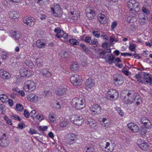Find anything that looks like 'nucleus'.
I'll return each instance as SVG.
<instances>
[{"instance_id": "6ab92c4d", "label": "nucleus", "mask_w": 152, "mask_h": 152, "mask_svg": "<svg viewBox=\"0 0 152 152\" xmlns=\"http://www.w3.org/2000/svg\"><path fill=\"white\" fill-rule=\"evenodd\" d=\"M144 80L148 84L151 85L152 84V76L150 74L144 73L143 74Z\"/></svg>"}, {"instance_id": "f257e3e1", "label": "nucleus", "mask_w": 152, "mask_h": 152, "mask_svg": "<svg viewBox=\"0 0 152 152\" xmlns=\"http://www.w3.org/2000/svg\"><path fill=\"white\" fill-rule=\"evenodd\" d=\"M72 106L77 110L83 109L85 106V100L81 97L74 98L72 100Z\"/></svg>"}, {"instance_id": "37998d69", "label": "nucleus", "mask_w": 152, "mask_h": 152, "mask_svg": "<svg viewBox=\"0 0 152 152\" xmlns=\"http://www.w3.org/2000/svg\"><path fill=\"white\" fill-rule=\"evenodd\" d=\"M136 44H131L129 45V49L131 51H134L136 49Z\"/></svg>"}, {"instance_id": "f03ea898", "label": "nucleus", "mask_w": 152, "mask_h": 152, "mask_svg": "<svg viewBox=\"0 0 152 152\" xmlns=\"http://www.w3.org/2000/svg\"><path fill=\"white\" fill-rule=\"evenodd\" d=\"M37 86L36 83L31 80H28L24 83L23 89L26 92H32L36 90Z\"/></svg>"}, {"instance_id": "4be33fe9", "label": "nucleus", "mask_w": 152, "mask_h": 152, "mask_svg": "<svg viewBox=\"0 0 152 152\" xmlns=\"http://www.w3.org/2000/svg\"><path fill=\"white\" fill-rule=\"evenodd\" d=\"M11 37L15 41H19L21 39L22 36L18 32L14 31L10 33Z\"/></svg>"}, {"instance_id": "58836bf2", "label": "nucleus", "mask_w": 152, "mask_h": 152, "mask_svg": "<svg viewBox=\"0 0 152 152\" xmlns=\"http://www.w3.org/2000/svg\"><path fill=\"white\" fill-rule=\"evenodd\" d=\"M69 43L73 45H78L79 44V42L76 39L72 38L69 39Z\"/></svg>"}, {"instance_id": "603ef678", "label": "nucleus", "mask_w": 152, "mask_h": 152, "mask_svg": "<svg viewBox=\"0 0 152 152\" xmlns=\"http://www.w3.org/2000/svg\"><path fill=\"white\" fill-rule=\"evenodd\" d=\"M91 44L92 45H97L98 44V42L97 40L96 39H94L91 40Z\"/></svg>"}, {"instance_id": "6e6d98bb", "label": "nucleus", "mask_w": 152, "mask_h": 152, "mask_svg": "<svg viewBox=\"0 0 152 152\" xmlns=\"http://www.w3.org/2000/svg\"><path fill=\"white\" fill-rule=\"evenodd\" d=\"M102 125L106 128H108L110 127V123L109 121H107L104 123Z\"/></svg>"}, {"instance_id": "a18cd8bd", "label": "nucleus", "mask_w": 152, "mask_h": 152, "mask_svg": "<svg viewBox=\"0 0 152 152\" xmlns=\"http://www.w3.org/2000/svg\"><path fill=\"white\" fill-rule=\"evenodd\" d=\"M92 33L94 37L97 38H99L100 37V34L97 31H93Z\"/></svg>"}, {"instance_id": "c9c22d12", "label": "nucleus", "mask_w": 152, "mask_h": 152, "mask_svg": "<svg viewBox=\"0 0 152 152\" xmlns=\"http://www.w3.org/2000/svg\"><path fill=\"white\" fill-rule=\"evenodd\" d=\"M60 55L62 58L64 59H67L69 57L68 53L65 51H61L60 54Z\"/></svg>"}, {"instance_id": "7c9ffc66", "label": "nucleus", "mask_w": 152, "mask_h": 152, "mask_svg": "<svg viewBox=\"0 0 152 152\" xmlns=\"http://www.w3.org/2000/svg\"><path fill=\"white\" fill-rule=\"evenodd\" d=\"M79 67L78 63L76 62H73L70 66L71 69L73 71H77L78 70Z\"/></svg>"}, {"instance_id": "72a5a7b5", "label": "nucleus", "mask_w": 152, "mask_h": 152, "mask_svg": "<svg viewBox=\"0 0 152 152\" xmlns=\"http://www.w3.org/2000/svg\"><path fill=\"white\" fill-rule=\"evenodd\" d=\"M86 152H94V146L92 144H88L86 146Z\"/></svg>"}, {"instance_id": "20e7f679", "label": "nucleus", "mask_w": 152, "mask_h": 152, "mask_svg": "<svg viewBox=\"0 0 152 152\" xmlns=\"http://www.w3.org/2000/svg\"><path fill=\"white\" fill-rule=\"evenodd\" d=\"M19 73L21 77L25 78L29 77L33 74V72L32 71L27 69L23 67H22L20 69Z\"/></svg>"}, {"instance_id": "8fccbe9b", "label": "nucleus", "mask_w": 152, "mask_h": 152, "mask_svg": "<svg viewBox=\"0 0 152 152\" xmlns=\"http://www.w3.org/2000/svg\"><path fill=\"white\" fill-rule=\"evenodd\" d=\"M100 37L105 41H106L108 39L107 36L105 33H102Z\"/></svg>"}, {"instance_id": "0e129e2a", "label": "nucleus", "mask_w": 152, "mask_h": 152, "mask_svg": "<svg viewBox=\"0 0 152 152\" xmlns=\"http://www.w3.org/2000/svg\"><path fill=\"white\" fill-rule=\"evenodd\" d=\"M142 11L143 12L147 14H148L150 13L149 11L144 7L142 8Z\"/></svg>"}, {"instance_id": "bf43d9fd", "label": "nucleus", "mask_w": 152, "mask_h": 152, "mask_svg": "<svg viewBox=\"0 0 152 152\" xmlns=\"http://www.w3.org/2000/svg\"><path fill=\"white\" fill-rule=\"evenodd\" d=\"M91 40V37L88 36L85 37V41L88 43H89Z\"/></svg>"}, {"instance_id": "412c9836", "label": "nucleus", "mask_w": 152, "mask_h": 152, "mask_svg": "<svg viewBox=\"0 0 152 152\" xmlns=\"http://www.w3.org/2000/svg\"><path fill=\"white\" fill-rule=\"evenodd\" d=\"M0 77L4 79H9L10 77L9 73L3 69L0 70Z\"/></svg>"}, {"instance_id": "864d4df0", "label": "nucleus", "mask_w": 152, "mask_h": 152, "mask_svg": "<svg viewBox=\"0 0 152 152\" xmlns=\"http://www.w3.org/2000/svg\"><path fill=\"white\" fill-rule=\"evenodd\" d=\"M116 110L118 112L119 114L121 116H123L124 115V113L123 112L121 111V109L118 107H116Z\"/></svg>"}, {"instance_id": "39448f33", "label": "nucleus", "mask_w": 152, "mask_h": 152, "mask_svg": "<svg viewBox=\"0 0 152 152\" xmlns=\"http://www.w3.org/2000/svg\"><path fill=\"white\" fill-rule=\"evenodd\" d=\"M71 121L78 126L81 125L83 122V117L78 115H73L71 118Z\"/></svg>"}, {"instance_id": "1a4fd4ad", "label": "nucleus", "mask_w": 152, "mask_h": 152, "mask_svg": "<svg viewBox=\"0 0 152 152\" xmlns=\"http://www.w3.org/2000/svg\"><path fill=\"white\" fill-rule=\"evenodd\" d=\"M10 143L9 141L6 137V134H3L0 136V146L3 147H7Z\"/></svg>"}, {"instance_id": "ddd939ff", "label": "nucleus", "mask_w": 152, "mask_h": 152, "mask_svg": "<svg viewBox=\"0 0 152 152\" xmlns=\"http://www.w3.org/2000/svg\"><path fill=\"white\" fill-rule=\"evenodd\" d=\"M86 15L89 20L93 18L96 15L95 11L91 7L86 8Z\"/></svg>"}, {"instance_id": "774afa93", "label": "nucleus", "mask_w": 152, "mask_h": 152, "mask_svg": "<svg viewBox=\"0 0 152 152\" xmlns=\"http://www.w3.org/2000/svg\"><path fill=\"white\" fill-rule=\"evenodd\" d=\"M117 23L115 21L113 22L111 24V27L112 29H114L117 26Z\"/></svg>"}, {"instance_id": "423d86ee", "label": "nucleus", "mask_w": 152, "mask_h": 152, "mask_svg": "<svg viewBox=\"0 0 152 152\" xmlns=\"http://www.w3.org/2000/svg\"><path fill=\"white\" fill-rule=\"evenodd\" d=\"M51 11L53 12L54 15L58 16L60 15L61 9L59 5L56 4H52L51 7Z\"/></svg>"}, {"instance_id": "6e6552de", "label": "nucleus", "mask_w": 152, "mask_h": 152, "mask_svg": "<svg viewBox=\"0 0 152 152\" xmlns=\"http://www.w3.org/2000/svg\"><path fill=\"white\" fill-rule=\"evenodd\" d=\"M137 144L140 148L143 150L146 151L149 149V145L144 141L138 139L137 141Z\"/></svg>"}, {"instance_id": "69168bd1", "label": "nucleus", "mask_w": 152, "mask_h": 152, "mask_svg": "<svg viewBox=\"0 0 152 152\" xmlns=\"http://www.w3.org/2000/svg\"><path fill=\"white\" fill-rule=\"evenodd\" d=\"M91 127H94L96 126V123H95V121L94 120H92V122H91V124H88Z\"/></svg>"}, {"instance_id": "9d476101", "label": "nucleus", "mask_w": 152, "mask_h": 152, "mask_svg": "<svg viewBox=\"0 0 152 152\" xmlns=\"http://www.w3.org/2000/svg\"><path fill=\"white\" fill-rule=\"evenodd\" d=\"M89 110L92 114L98 115L100 113L101 108L98 105L95 104L91 106Z\"/></svg>"}, {"instance_id": "3c124183", "label": "nucleus", "mask_w": 152, "mask_h": 152, "mask_svg": "<svg viewBox=\"0 0 152 152\" xmlns=\"http://www.w3.org/2000/svg\"><path fill=\"white\" fill-rule=\"evenodd\" d=\"M36 113V111L35 110H33L31 111L30 113V115L31 117L34 119V117H35V114Z\"/></svg>"}, {"instance_id": "a19ab883", "label": "nucleus", "mask_w": 152, "mask_h": 152, "mask_svg": "<svg viewBox=\"0 0 152 152\" xmlns=\"http://www.w3.org/2000/svg\"><path fill=\"white\" fill-rule=\"evenodd\" d=\"M16 110L20 112L22 111L23 108V106L20 104H17L16 105Z\"/></svg>"}, {"instance_id": "79ce46f5", "label": "nucleus", "mask_w": 152, "mask_h": 152, "mask_svg": "<svg viewBox=\"0 0 152 152\" xmlns=\"http://www.w3.org/2000/svg\"><path fill=\"white\" fill-rule=\"evenodd\" d=\"M35 117L39 121H41L45 119V117L42 114H38L36 115Z\"/></svg>"}, {"instance_id": "c85d7f7f", "label": "nucleus", "mask_w": 152, "mask_h": 152, "mask_svg": "<svg viewBox=\"0 0 152 152\" xmlns=\"http://www.w3.org/2000/svg\"><path fill=\"white\" fill-rule=\"evenodd\" d=\"M24 62L26 65L30 68H32L35 66V65L33 62L28 59H26Z\"/></svg>"}, {"instance_id": "052dcab7", "label": "nucleus", "mask_w": 152, "mask_h": 152, "mask_svg": "<svg viewBox=\"0 0 152 152\" xmlns=\"http://www.w3.org/2000/svg\"><path fill=\"white\" fill-rule=\"evenodd\" d=\"M39 17L41 20H43L46 19V16L45 14H40L39 15Z\"/></svg>"}, {"instance_id": "0eeeda50", "label": "nucleus", "mask_w": 152, "mask_h": 152, "mask_svg": "<svg viewBox=\"0 0 152 152\" xmlns=\"http://www.w3.org/2000/svg\"><path fill=\"white\" fill-rule=\"evenodd\" d=\"M71 82L75 86H80L82 84V80L77 74L73 75L70 78Z\"/></svg>"}, {"instance_id": "de8ad7c7", "label": "nucleus", "mask_w": 152, "mask_h": 152, "mask_svg": "<svg viewBox=\"0 0 152 152\" xmlns=\"http://www.w3.org/2000/svg\"><path fill=\"white\" fill-rule=\"evenodd\" d=\"M147 121L146 124L144 125V126L148 129H150L152 128V126L150 121L148 120H146Z\"/></svg>"}, {"instance_id": "13d9d810", "label": "nucleus", "mask_w": 152, "mask_h": 152, "mask_svg": "<svg viewBox=\"0 0 152 152\" xmlns=\"http://www.w3.org/2000/svg\"><path fill=\"white\" fill-rule=\"evenodd\" d=\"M25 127V125L23 123H20L18 125V128L20 129H22Z\"/></svg>"}, {"instance_id": "4468645a", "label": "nucleus", "mask_w": 152, "mask_h": 152, "mask_svg": "<svg viewBox=\"0 0 152 152\" xmlns=\"http://www.w3.org/2000/svg\"><path fill=\"white\" fill-rule=\"evenodd\" d=\"M66 142L68 144H72L75 142L77 137L75 134L73 133L67 134L66 135Z\"/></svg>"}, {"instance_id": "9b49d317", "label": "nucleus", "mask_w": 152, "mask_h": 152, "mask_svg": "<svg viewBox=\"0 0 152 152\" xmlns=\"http://www.w3.org/2000/svg\"><path fill=\"white\" fill-rule=\"evenodd\" d=\"M23 21L24 24L29 26H33L35 22V20L34 18L27 16L24 18Z\"/></svg>"}, {"instance_id": "f3484780", "label": "nucleus", "mask_w": 152, "mask_h": 152, "mask_svg": "<svg viewBox=\"0 0 152 152\" xmlns=\"http://www.w3.org/2000/svg\"><path fill=\"white\" fill-rule=\"evenodd\" d=\"M118 96V92L115 90H112L107 93V96L108 98L113 99L117 98Z\"/></svg>"}, {"instance_id": "393cba45", "label": "nucleus", "mask_w": 152, "mask_h": 152, "mask_svg": "<svg viewBox=\"0 0 152 152\" xmlns=\"http://www.w3.org/2000/svg\"><path fill=\"white\" fill-rule=\"evenodd\" d=\"M114 80L115 84L116 85H121L123 83V78L122 77L121 75H118L115 77Z\"/></svg>"}, {"instance_id": "aec40b11", "label": "nucleus", "mask_w": 152, "mask_h": 152, "mask_svg": "<svg viewBox=\"0 0 152 152\" xmlns=\"http://www.w3.org/2000/svg\"><path fill=\"white\" fill-rule=\"evenodd\" d=\"M67 91L66 88L60 87L56 89V93L59 96H62L66 94Z\"/></svg>"}, {"instance_id": "ea45409f", "label": "nucleus", "mask_w": 152, "mask_h": 152, "mask_svg": "<svg viewBox=\"0 0 152 152\" xmlns=\"http://www.w3.org/2000/svg\"><path fill=\"white\" fill-rule=\"evenodd\" d=\"M8 99L7 96L4 94H1L0 95V100L2 102H4L6 100Z\"/></svg>"}, {"instance_id": "c756f323", "label": "nucleus", "mask_w": 152, "mask_h": 152, "mask_svg": "<svg viewBox=\"0 0 152 152\" xmlns=\"http://www.w3.org/2000/svg\"><path fill=\"white\" fill-rule=\"evenodd\" d=\"M69 122L65 120L62 121L59 124L60 127L62 128H67L69 126Z\"/></svg>"}, {"instance_id": "2eb2a0df", "label": "nucleus", "mask_w": 152, "mask_h": 152, "mask_svg": "<svg viewBox=\"0 0 152 152\" xmlns=\"http://www.w3.org/2000/svg\"><path fill=\"white\" fill-rule=\"evenodd\" d=\"M97 19L101 24H104L108 22V18L104 14L99 13Z\"/></svg>"}, {"instance_id": "cd10ccee", "label": "nucleus", "mask_w": 152, "mask_h": 152, "mask_svg": "<svg viewBox=\"0 0 152 152\" xmlns=\"http://www.w3.org/2000/svg\"><path fill=\"white\" fill-rule=\"evenodd\" d=\"M9 15L11 18L12 19L17 18L19 17L18 13L17 12L14 11L10 12L9 14Z\"/></svg>"}, {"instance_id": "2f4dec72", "label": "nucleus", "mask_w": 152, "mask_h": 152, "mask_svg": "<svg viewBox=\"0 0 152 152\" xmlns=\"http://www.w3.org/2000/svg\"><path fill=\"white\" fill-rule=\"evenodd\" d=\"M41 73L43 76L47 77H50L52 76L51 73L46 69H43L41 71Z\"/></svg>"}, {"instance_id": "473e14b6", "label": "nucleus", "mask_w": 152, "mask_h": 152, "mask_svg": "<svg viewBox=\"0 0 152 152\" xmlns=\"http://www.w3.org/2000/svg\"><path fill=\"white\" fill-rule=\"evenodd\" d=\"M144 72H139L135 75V77L137 79V81L140 83H143L144 82L142 80V76H143V74Z\"/></svg>"}, {"instance_id": "bb28decb", "label": "nucleus", "mask_w": 152, "mask_h": 152, "mask_svg": "<svg viewBox=\"0 0 152 152\" xmlns=\"http://www.w3.org/2000/svg\"><path fill=\"white\" fill-rule=\"evenodd\" d=\"M129 96L128 98L125 101V103L127 104H132L135 100V97H134L133 96L132 94L130 96Z\"/></svg>"}, {"instance_id": "e433bc0d", "label": "nucleus", "mask_w": 152, "mask_h": 152, "mask_svg": "<svg viewBox=\"0 0 152 152\" xmlns=\"http://www.w3.org/2000/svg\"><path fill=\"white\" fill-rule=\"evenodd\" d=\"M71 14L70 16L73 20L77 19L79 17V15L76 12H71Z\"/></svg>"}, {"instance_id": "4d7b16f0", "label": "nucleus", "mask_w": 152, "mask_h": 152, "mask_svg": "<svg viewBox=\"0 0 152 152\" xmlns=\"http://www.w3.org/2000/svg\"><path fill=\"white\" fill-rule=\"evenodd\" d=\"M35 63L38 66H41V60L39 58H37L36 59Z\"/></svg>"}, {"instance_id": "f8f14e48", "label": "nucleus", "mask_w": 152, "mask_h": 152, "mask_svg": "<svg viewBox=\"0 0 152 152\" xmlns=\"http://www.w3.org/2000/svg\"><path fill=\"white\" fill-rule=\"evenodd\" d=\"M27 100L30 102L36 103L39 99V98L37 95L34 93H30L26 96Z\"/></svg>"}, {"instance_id": "a878e982", "label": "nucleus", "mask_w": 152, "mask_h": 152, "mask_svg": "<svg viewBox=\"0 0 152 152\" xmlns=\"http://www.w3.org/2000/svg\"><path fill=\"white\" fill-rule=\"evenodd\" d=\"M46 44L43 41L40 40H37L35 43L36 47L39 49L45 48L46 46Z\"/></svg>"}, {"instance_id": "e2e57ef3", "label": "nucleus", "mask_w": 152, "mask_h": 152, "mask_svg": "<svg viewBox=\"0 0 152 152\" xmlns=\"http://www.w3.org/2000/svg\"><path fill=\"white\" fill-rule=\"evenodd\" d=\"M39 129L42 131H45L47 130L48 127L46 126H40L39 127Z\"/></svg>"}, {"instance_id": "338daca9", "label": "nucleus", "mask_w": 152, "mask_h": 152, "mask_svg": "<svg viewBox=\"0 0 152 152\" xmlns=\"http://www.w3.org/2000/svg\"><path fill=\"white\" fill-rule=\"evenodd\" d=\"M0 110L2 114H4L5 112L6 111V107L5 106L3 107L2 106L0 108Z\"/></svg>"}, {"instance_id": "f704fd0d", "label": "nucleus", "mask_w": 152, "mask_h": 152, "mask_svg": "<svg viewBox=\"0 0 152 152\" xmlns=\"http://www.w3.org/2000/svg\"><path fill=\"white\" fill-rule=\"evenodd\" d=\"M107 58L108 60L109 64H111L115 62V58L112 54L107 55Z\"/></svg>"}, {"instance_id": "4c0bfd02", "label": "nucleus", "mask_w": 152, "mask_h": 152, "mask_svg": "<svg viewBox=\"0 0 152 152\" xmlns=\"http://www.w3.org/2000/svg\"><path fill=\"white\" fill-rule=\"evenodd\" d=\"M143 14L142 13H140L139 14V22L141 24H144L146 20V19L144 17H143Z\"/></svg>"}, {"instance_id": "09e8293b", "label": "nucleus", "mask_w": 152, "mask_h": 152, "mask_svg": "<svg viewBox=\"0 0 152 152\" xmlns=\"http://www.w3.org/2000/svg\"><path fill=\"white\" fill-rule=\"evenodd\" d=\"M28 133L31 135L36 134L37 133V131L34 129L32 128H30L29 130L28 131Z\"/></svg>"}, {"instance_id": "5701e85b", "label": "nucleus", "mask_w": 152, "mask_h": 152, "mask_svg": "<svg viewBox=\"0 0 152 152\" xmlns=\"http://www.w3.org/2000/svg\"><path fill=\"white\" fill-rule=\"evenodd\" d=\"M54 31L56 33V36L58 38L62 37H63V35L64 34V31L59 27L56 28Z\"/></svg>"}, {"instance_id": "c03bdc74", "label": "nucleus", "mask_w": 152, "mask_h": 152, "mask_svg": "<svg viewBox=\"0 0 152 152\" xmlns=\"http://www.w3.org/2000/svg\"><path fill=\"white\" fill-rule=\"evenodd\" d=\"M49 119L51 122H53L55 120V117L54 115L53 114H49Z\"/></svg>"}, {"instance_id": "dca6fc26", "label": "nucleus", "mask_w": 152, "mask_h": 152, "mask_svg": "<svg viewBox=\"0 0 152 152\" xmlns=\"http://www.w3.org/2000/svg\"><path fill=\"white\" fill-rule=\"evenodd\" d=\"M127 126L129 129L134 133L137 132L139 130L138 126L134 123L131 122L128 124Z\"/></svg>"}, {"instance_id": "5fc2aeb1", "label": "nucleus", "mask_w": 152, "mask_h": 152, "mask_svg": "<svg viewBox=\"0 0 152 152\" xmlns=\"http://www.w3.org/2000/svg\"><path fill=\"white\" fill-rule=\"evenodd\" d=\"M23 114L24 116L27 118H28L30 116V113L28 111L26 110H24Z\"/></svg>"}, {"instance_id": "7ed1b4c3", "label": "nucleus", "mask_w": 152, "mask_h": 152, "mask_svg": "<svg viewBox=\"0 0 152 152\" xmlns=\"http://www.w3.org/2000/svg\"><path fill=\"white\" fill-rule=\"evenodd\" d=\"M127 6L131 11L134 10L137 12L140 10L139 3L135 0H131L129 1L127 3Z\"/></svg>"}, {"instance_id": "a211bd4d", "label": "nucleus", "mask_w": 152, "mask_h": 152, "mask_svg": "<svg viewBox=\"0 0 152 152\" xmlns=\"http://www.w3.org/2000/svg\"><path fill=\"white\" fill-rule=\"evenodd\" d=\"M95 83L91 78H89L87 80L85 84V87L86 90H89L94 86Z\"/></svg>"}, {"instance_id": "b1692460", "label": "nucleus", "mask_w": 152, "mask_h": 152, "mask_svg": "<svg viewBox=\"0 0 152 152\" xmlns=\"http://www.w3.org/2000/svg\"><path fill=\"white\" fill-rule=\"evenodd\" d=\"M133 95V96L135 97V99H136L137 101H136V104L137 105L140 104V103L142 102L141 98L140 97V96H139L138 94H135L133 92H129L128 93V95L130 96V95Z\"/></svg>"}, {"instance_id": "49530a36", "label": "nucleus", "mask_w": 152, "mask_h": 152, "mask_svg": "<svg viewBox=\"0 0 152 152\" xmlns=\"http://www.w3.org/2000/svg\"><path fill=\"white\" fill-rule=\"evenodd\" d=\"M102 47L105 49H107L110 47V44L107 42L103 43L102 45Z\"/></svg>"}, {"instance_id": "680f3d73", "label": "nucleus", "mask_w": 152, "mask_h": 152, "mask_svg": "<svg viewBox=\"0 0 152 152\" xmlns=\"http://www.w3.org/2000/svg\"><path fill=\"white\" fill-rule=\"evenodd\" d=\"M8 54L7 53H4L2 55L1 58L3 60L6 59L8 57Z\"/></svg>"}]
</instances>
